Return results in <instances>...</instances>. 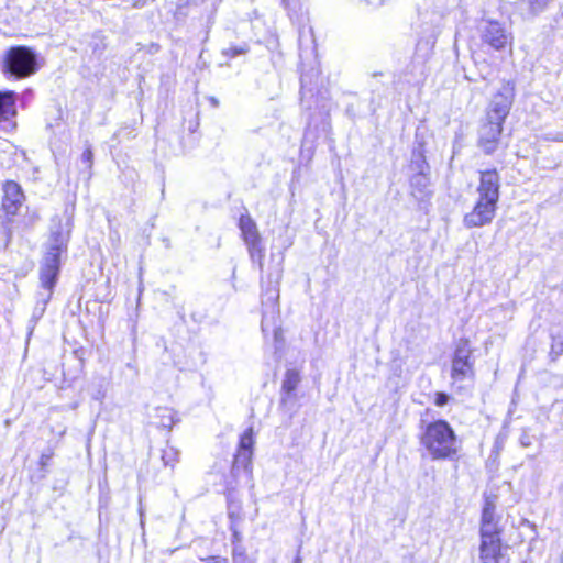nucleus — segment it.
<instances>
[{
  "label": "nucleus",
  "instance_id": "1",
  "mask_svg": "<svg viewBox=\"0 0 563 563\" xmlns=\"http://www.w3.org/2000/svg\"><path fill=\"white\" fill-rule=\"evenodd\" d=\"M422 443L434 457H449L456 452L453 430L442 420L428 426Z\"/></svg>",
  "mask_w": 563,
  "mask_h": 563
},
{
  "label": "nucleus",
  "instance_id": "2",
  "mask_svg": "<svg viewBox=\"0 0 563 563\" xmlns=\"http://www.w3.org/2000/svg\"><path fill=\"white\" fill-rule=\"evenodd\" d=\"M68 238L69 230H67L65 233L53 232L52 246L46 253L41 267V283L42 286L48 290H52L55 285L59 271V255L63 249L66 246Z\"/></svg>",
  "mask_w": 563,
  "mask_h": 563
},
{
  "label": "nucleus",
  "instance_id": "3",
  "mask_svg": "<svg viewBox=\"0 0 563 563\" xmlns=\"http://www.w3.org/2000/svg\"><path fill=\"white\" fill-rule=\"evenodd\" d=\"M4 70L16 78H24L34 74L36 70L34 53L23 46L9 49L4 59Z\"/></svg>",
  "mask_w": 563,
  "mask_h": 563
},
{
  "label": "nucleus",
  "instance_id": "4",
  "mask_svg": "<svg viewBox=\"0 0 563 563\" xmlns=\"http://www.w3.org/2000/svg\"><path fill=\"white\" fill-rule=\"evenodd\" d=\"M473 350L468 339H460L456 343L451 377L454 382L464 380L474 376Z\"/></svg>",
  "mask_w": 563,
  "mask_h": 563
},
{
  "label": "nucleus",
  "instance_id": "5",
  "mask_svg": "<svg viewBox=\"0 0 563 563\" xmlns=\"http://www.w3.org/2000/svg\"><path fill=\"white\" fill-rule=\"evenodd\" d=\"M515 97V86L510 81L503 84L501 88L493 96L486 109V120H495L504 123L511 109Z\"/></svg>",
  "mask_w": 563,
  "mask_h": 563
},
{
  "label": "nucleus",
  "instance_id": "6",
  "mask_svg": "<svg viewBox=\"0 0 563 563\" xmlns=\"http://www.w3.org/2000/svg\"><path fill=\"white\" fill-rule=\"evenodd\" d=\"M497 202L498 201L478 197L472 211L464 216V225L471 229L489 224L495 218Z\"/></svg>",
  "mask_w": 563,
  "mask_h": 563
},
{
  "label": "nucleus",
  "instance_id": "7",
  "mask_svg": "<svg viewBox=\"0 0 563 563\" xmlns=\"http://www.w3.org/2000/svg\"><path fill=\"white\" fill-rule=\"evenodd\" d=\"M497 202L498 201L478 197L472 211L464 216V225L471 229L489 224L495 218Z\"/></svg>",
  "mask_w": 563,
  "mask_h": 563
},
{
  "label": "nucleus",
  "instance_id": "8",
  "mask_svg": "<svg viewBox=\"0 0 563 563\" xmlns=\"http://www.w3.org/2000/svg\"><path fill=\"white\" fill-rule=\"evenodd\" d=\"M503 124L492 119L484 120L478 132V145L486 154H492L496 151L503 132Z\"/></svg>",
  "mask_w": 563,
  "mask_h": 563
},
{
  "label": "nucleus",
  "instance_id": "9",
  "mask_svg": "<svg viewBox=\"0 0 563 563\" xmlns=\"http://www.w3.org/2000/svg\"><path fill=\"white\" fill-rule=\"evenodd\" d=\"M239 227L242 232V236L249 247L251 258L254 260L255 256L261 258L263 254L260 246L261 238L256 223L249 214H242L239 221Z\"/></svg>",
  "mask_w": 563,
  "mask_h": 563
},
{
  "label": "nucleus",
  "instance_id": "10",
  "mask_svg": "<svg viewBox=\"0 0 563 563\" xmlns=\"http://www.w3.org/2000/svg\"><path fill=\"white\" fill-rule=\"evenodd\" d=\"M481 537L479 559L482 563H499L503 556L501 536H492L485 532Z\"/></svg>",
  "mask_w": 563,
  "mask_h": 563
},
{
  "label": "nucleus",
  "instance_id": "11",
  "mask_svg": "<svg viewBox=\"0 0 563 563\" xmlns=\"http://www.w3.org/2000/svg\"><path fill=\"white\" fill-rule=\"evenodd\" d=\"M500 177L496 169L481 172L479 184L477 186L478 197L499 200Z\"/></svg>",
  "mask_w": 563,
  "mask_h": 563
},
{
  "label": "nucleus",
  "instance_id": "12",
  "mask_svg": "<svg viewBox=\"0 0 563 563\" xmlns=\"http://www.w3.org/2000/svg\"><path fill=\"white\" fill-rule=\"evenodd\" d=\"M482 42L495 51H501L509 44V36L499 23L489 22L482 30Z\"/></svg>",
  "mask_w": 563,
  "mask_h": 563
},
{
  "label": "nucleus",
  "instance_id": "13",
  "mask_svg": "<svg viewBox=\"0 0 563 563\" xmlns=\"http://www.w3.org/2000/svg\"><path fill=\"white\" fill-rule=\"evenodd\" d=\"M24 201V195L21 186L15 181H7L3 186V200L2 207L9 214H15L22 202Z\"/></svg>",
  "mask_w": 563,
  "mask_h": 563
},
{
  "label": "nucleus",
  "instance_id": "14",
  "mask_svg": "<svg viewBox=\"0 0 563 563\" xmlns=\"http://www.w3.org/2000/svg\"><path fill=\"white\" fill-rule=\"evenodd\" d=\"M485 532L492 536H501L503 533V528L495 516L494 501L489 499L485 500L481 516L479 536H483Z\"/></svg>",
  "mask_w": 563,
  "mask_h": 563
},
{
  "label": "nucleus",
  "instance_id": "15",
  "mask_svg": "<svg viewBox=\"0 0 563 563\" xmlns=\"http://www.w3.org/2000/svg\"><path fill=\"white\" fill-rule=\"evenodd\" d=\"M301 380L300 374L296 369H288L282 384V399L280 407L286 408L289 404L296 400L295 390Z\"/></svg>",
  "mask_w": 563,
  "mask_h": 563
},
{
  "label": "nucleus",
  "instance_id": "16",
  "mask_svg": "<svg viewBox=\"0 0 563 563\" xmlns=\"http://www.w3.org/2000/svg\"><path fill=\"white\" fill-rule=\"evenodd\" d=\"M410 192L418 201L430 198V179L427 173H416L410 178Z\"/></svg>",
  "mask_w": 563,
  "mask_h": 563
},
{
  "label": "nucleus",
  "instance_id": "17",
  "mask_svg": "<svg viewBox=\"0 0 563 563\" xmlns=\"http://www.w3.org/2000/svg\"><path fill=\"white\" fill-rule=\"evenodd\" d=\"M13 91H0V122L8 121L16 113Z\"/></svg>",
  "mask_w": 563,
  "mask_h": 563
},
{
  "label": "nucleus",
  "instance_id": "18",
  "mask_svg": "<svg viewBox=\"0 0 563 563\" xmlns=\"http://www.w3.org/2000/svg\"><path fill=\"white\" fill-rule=\"evenodd\" d=\"M154 419L157 427L165 429H170L176 421L174 411L166 407L156 408Z\"/></svg>",
  "mask_w": 563,
  "mask_h": 563
},
{
  "label": "nucleus",
  "instance_id": "19",
  "mask_svg": "<svg viewBox=\"0 0 563 563\" xmlns=\"http://www.w3.org/2000/svg\"><path fill=\"white\" fill-rule=\"evenodd\" d=\"M253 444H254L253 429L249 428L241 435L240 444H239V452L235 457H250L253 453L252 452Z\"/></svg>",
  "mask_w": 563,
  "mask_h": 563
},
{
  "label": "nucleus",
  "instance_id": "20",
  "mask_svg": "<svg viewBox=\"0 0 563 563\" xmlns=\"http://www.w3.org/2000/svg\"><path fill=\"white\" fill-rule=\"evenodd\" d=\"M410 166L416 173H427L429 170V165L420 151L413 152Z\"/></svg>",
  "mask_w": 563,
  "mask_h": 563
},
{
  "label": "nucleus",
  "instance_id": "21",
  "mask_svg": "<svg viewBox=\"0 0 563 563\" xmlns=\"http://www.w3.org/2000/svg\"><path fill=\"white\" fill-rule=\"evenodd\" d=\"M203 563H230L229 559L221 555H208L200 559Z\"/></svg>",
  "mask_w": 563,
  "mask_h": 563
},
{
  "label": "nucleus",
  "instance_id": "22",
  "mask_svg": "<svg viewBox=\"0 0 563 563\" xmlns=\"http://www.w3.org/2000/svg\"><path fill=\"white\" fill-rule=\"evenodd\" d=\"M449 401V396L444 393H437L435 394V399H434V404L439 407H442L444 405H446Z\"/></svg>",
  "mask_w": 563,
  "mask_h": 563
},
{
  "label": "nucleus",
  "instance_id": "23",
  "mask_svg": "<svg viewBox=\"0 0 563 563\" xmlns=\"http://www.w3.org/2000/svg\"><path fill=\"white\" fill-rule=\"evenodd\" d=\"M267 298L266 300L272 305V306H275L277 300H278V290L277 289H272L269 291H267L266 294Z\"/></svg>",
  "mask_w": 563,
  "mask_h": 563
},
{
  "label": "nucleus",
  "instance_id": "24",
  "mask_svg": "<svg viewBox=\"0 0 563 563\" xmlns=\"http://www.w3.org/2000/svg\"><path fill=\"white\" fill-rule=\"evenodd\" d=\"M552 351L558 354L563 352V336L559 339H553Z\"/></svg>",
  "mask_w": 563,
  "mask_h": 563
},
{
  "label": "nucleus",
  "instance_id": "25",
  "mask_svg": "<svg viewBox=\"0 0 563 563\" xmlns=\"http://www.w3.org/2000/svg\"><path fill=\"white\" fill-rule=\"evenodd\" d=\"M92 156H93V154H92L91 148H90V147H87V148L84 151L82 155H81V159H82V162H84V163H86V164H88L89 166H91V163H92Z\"/></svg>",
  "mask_w": 563,
  "mask_h": 563
},
{
  "label": "nucleus",
  "instance_id": "26",
  "mask_svg": "<svg viewBox=\"0 0 563 563\" xmlns=\"http://www.w3.org/2000/svg\"><path fill=\"white\" fill-rule=\"evenodd\" d=\"M245 51L243 48H236V47H230L225 51V54L231 56V57H234L239 54H242L244 53Z\"/></svg>",
  "mask_w": 563,
  "mask_h": 563
},
{
  "label": "nucleus",
  "instance_id": "27",
  "mask_svg": "<svg viewBox=\"0 0 563 563\" xmlns=\"http://www.w3.org/2000/svg\"><path fill=\"white\" fill-rule=\"evenodd\" d=\"M366 1L373 5H382L384 3V0H366Z\"/></svg>",
  "mask_w": 563,
  "mask_h": 563
},
{
  "label": "nucleus",
  "instance_id": "28",
  "mask_svg": "<svg viewBox=\"0 0 563 563\" xmlns=\"http://www.w3.org/2000/svg\"><path fill=\"white\" fill-rule=\"evenodd\" d=\"M267 323H266V319L264 318L263 321H262V330L263 332H265L267 330Z\"/></svg>",
  "mask_w": 563,
  "mask_h": 563
},
{
  "label": "nucleus",
  "instance_id": "29",
  "mask_svg": "<svg viewBox=\"0 0 563 563\" xmlns=\"http://www.w3.org/2000/svg\"><path fill=\"white\" fill-rule=\"evenodd\" d=\"M534 1H536V3H538V4L542 5V4H544L548 0H534Z\"/></svg>",
  "mask_w": 563,
  "mask_h": 563
},
{
  "label": "nucleus",
  "instance_id": "30",
  "mask_svg": "<svg viewBox=\"0 0 563 563\" xmlns=\"http://www.w3.org/2000/svg\"><path fill=\"white\" fill-rule=\"evenodd\" d=\"M295 563H301V562H300V560H299V559H297V560L295 561Z\"/></svg>",
  "mask_w": 563,
  "mask_h": 563
}]
</instances>
